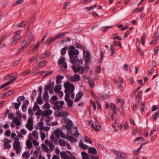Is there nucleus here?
I'll return each instance as SVG.
<instances>
[{"label": "nucleus", "instance_id": "1", "mask_svg": "<svg viewBox=\"0 0 159 159\" xmlns=\"http://www.w3.org/2000/svg\"><path fill=\"white\" fill-rule=\"evenodd\" d=\"M68 50V54L71 63L73 65L81 66L83 63V61L82 59H78V55L79 54V51L77 49L75 50V47L73 46L69 47Z\"/></svg>", "mask_w": 159, "mask_h": 159}, {"label": "nucleus", "instance_id": "2", "mask_svg": "<svg viewBox=\"0 0 159 159\" xmlns=\"http://www.w3.org/2000/svg\"><path fill=\"white\" fill-rule=\"evenodd\" d=\"M64 87L65 89L64 92L66 94L65 100L67 102L69 100L70 98V93H72V91L75 90V86L70 82L67 81L64 84Z\"/></svg>", "mask_w": 159, "mask_h": 159}, {"label": "nucleus", "instance_id": "3", "mask_svg": "<svg viewBox=\"0 0 159 159\" xmlns=\"http://www.w3.org/2000/svg\"><path fill=\"white\" fill-rule=\"evenodd\" d=\"M21 31L20 30H18L16 32V34L14 36L12 39V42L11 44L14 45L16 44L21 39L20 34Z\"/></svg>", "mask_w": 159, "mask_h": 159}, {"label": "nucleus", "instance_id": "4", "mask_svg": "<svg viewBox=\"0 0 159 159\" xmlns=\"http://www.w3.org/2000/svg\"><path fill=\"white\" fill-rule=\"evenodd\" d=\"M13 149L16 151V153L18 154L21 152L20 143L19 142L15 141L13 144Z\"/></svg>", "mask_w": 159, "mask_h": 159}, {"label": "nucleus", "instance_id": "5", "mask_svg": "<svg viewBox=\"0 0 159 159\" xmlns=\"http://www.w3.org/2000/svg\"><path fill=\"white\" fill-rule=\"evenodd\" d=\"M34 37L32 36V34L30 33H28L26 36L23 42V44L26 43V44H29L31 43V41L33 39Z\"/></svg>", "mask_w": 159, "mask_h": 159}, {"label": "nucleus", "instance_id": "6", "mask_svg": "<svg viewBox=\"0 0 159 159\" xmlns=\"http://www.w3.org/2000/svg\"><path fill=\"white\" fill-rule=\"evenodd\" d=\"M54 108L56 109H59L63 107V105L64 102L61 101L59 103L58 101H57L53 103Z\"/></svg>", "mask_w": 159, "mask_h": 159}, {"label": "nucleus", "instance_id": "7", "mask_svg": "<svg viewBox=\"0 0 159 159\" xmlns=\"http://www.w3.org/2000/svg\"><path fill=\"white\" fill-rule=\"evenodd\" d=\"M60 154L61 158L63 159H76L75 157L73 155L70 157L67 156L66 152L64 151L61 152Z\"/></svg>", "mask_w": 159, "mask_h": 159}, {"label": "nucleus", "instance_id": "8", "mask_svg": "<svg viewBox=\"0 0 159 159\" xmlns=\"http://www.w3.org/2000/svg\"><path fill=\"white\" fill-rule=\"evenodd\" d=\"M92 125L93 128L95 131H98L101 129V125L97 121L94 123H92Z\"/></svg>", "mask_w": 159, "mask_h": 159}, {"label": "nucleus", "instance_id": "9", "mask_svg": "<svg viewBox=\"0 0 159 159\" xmlns=\"http://www.w3.org/2000/svg\"><path fill=\"white\" fill-rule=\"evenodd\" d=\"M80 79V75L77 74H75L74 76H70V80L72 82L78 81Z\"/></svg>", "mask_w": 159, "mask_h": 159}, {"label": "nucleus", "instance_id": "10", "mask_svg": "<svg viewBox=\"0 0 159 159\" xmlns=\"http://www.w3.org/2000/svg\"><path fill=\"white\" fill-rule=\"evenodd\" d=\"M11 142V141L10 140L6 138L5 139L4 146L6 149H9L10 148L11 145L9 144V143Z\"/></svg>", "mask_w": 159, "mask_h": 159}, {"label": "nucleus", "instance_id": "11", "mask_svg": "<svg viewBox=\"0 0 159 159\" xmlns=\"http://www.w3.org/2000/svg\"><path fill=\"white\" fill-rule=\"evenodd\" d=\"M52 113V111L48 110L46 111H44L42 112L41 115L42 116H45L50 115Z\"/></svg>", "mask_w": 159, "mask_h": 159}, {"label": "nucleus", "instance_id": "12", "mask_svg": "<svg viewBox=\"0 0 159 159\" xmlns=\"http://www.w3.org/2000/svg\"><path fill=\"white\" fill-rule=\"evenodd\" d=\"M54 85V83L53 82H52L46 85L44 89V91H46L48 92V90L53 88Z\"/></svg>", "mask_w": 159, "mask_h": 159}, {"label": "nucleus", "instance_id": "13", "mask_svg": "<svg viewBox=\"0 0 159 159\" xmlns=\"http://www.w3.org/2000/svg\"><path fill=\"white\" fill-rule=\"evenodd\" d=\"M117 155L116 159H119V158H125L127 157V155L123 153H120V152H118L115 151Z\"/></svg>", "mask_w": 159, "mask_h": 159}, {"label": "nucleus", "instance_id": "14", "mask_svg": "<svg viewBox=\"0 0 159 159\" xmlns=\"http://www.w3.org/2000/svg\"><path fill=\"white\" fill-rule=\"evenodd\" d=\"M83 93L82 91H79L77 94L76 97L74 100L75 102H78L81 99L83 96Z\"/></svg>", "mask_w": 159, "mask_h": 159}, {"label": "nucleus", "instance_id": "15", "mask_svg": "<svg viewBox=\"0 0 159 159\" xmlns=\"http://www.w3.org/2000/svg\"><path fill=\"white\" fill-rule=\"evenodd\" d=\"M68 115L69 113L68 112L64 111L59 112L58 113L57 116L58 117H65V116H67Z\"/></svg>", "mask_w": 159, "mask_h": 159}, {"label": "nucleus", "instance_id": "16", "mask_svg": "<svg viewBox=\"0 0 159 159\" xmlns=\"http://www.w3.org/2000/svg\"><path fill=\"white\" fill-rule=\"evenodd\" d=\"M55 40V37H52L48 39L45 42V43L47 44L48 46L51 43L54 41Z\"/></svg>", "mask_w": 159, "mask_h": 159}, {"label": "nucleus", "instance_id": "17", "mask_svg": "<svg viewBox=\"0 0 159 159\" xmlns=\"http://www.w3.org/2000/svg\"><path fill=\"white\" fill-rule=\"evenodd\" d=\"M38 57V55L36 54L33 56L32 58L30 59L29 60V63L30 64H31V63L34 62L35 61L37 60Z\"/></svg>", "mask_w": 159, "mask_h": 159}, {"label": "nucleus", "instance_id": "18", "mask_svg": "<svg viewBox=\"0 0 159 159\" xmlns=\"http://www.w3.org/2000/svg\"><path fill=\"white\" fill-rule=\"evenodd\" d=\"M64 78V76L62 75H58L56 78V83L57 84H60L61 81V79H63Z\"/></svg>", "mask_w": 159, "mask_h": 159}, {"label": "nucleus", "instance_id": "19", "mask_svg": "<svg viewBox=\"0 0 159 159\" xmlns=\"http://www.w3.org/2000/svg\"><path fill=\"white\" fill-rule=\"evenodd\" d=\"M66 123L67 125H65V127L67 130L69 131L70 130L71 128L73 125V123L71 120H70V121H69L68 122Z\"/></svg>", "mask_w": 159, "mask_h": 159}, {"label": "nucleus", "instance_id": "20", "mask_svg": "<svg viewBox=\"0 0 159 159\" xmlns=\"http://www.w3.org/2000/svg\"><path fill=\"white\" fill-rule=\"evenodd\" d=\"M26 45L27 44L26 43H24V44L22 43V45L21 47L19 49V51L17 52V54H18L20 52H23L26 48Z\"/></svg>", "mask_w": 159, "mask_h": 159}, {"label": "nucleus", "instance_id": "21", "mask_svg": "<svg viewBox=\"0 0 159 159\" xmlns=\"http://www.w3.org/2000/svg\"><path fill=\"white\" fill-rule=\"evenodd\" d=\"M47 63V62L46 61H40L39 63L38 66L39 67H43L45 66Z\"/></svg>", "mask_w": 159, "mask_h": 159}, {"label": "nucleus", "instance_id": "22", "mask_svg": "<svg viewBox=\"0 0 159 159\" xmlns=\"http://www.w3.org/2000/svg\"><path fill=\"white\" fill-rule=\"evenodd\" d=\"M89 152L93 154H96L97 153V151L94 148L91 147L89 148Z\"/></svg>", "mask_w": 159, "mask_h": 159}, {"label": "nucleus", "instance_id": "23", "mask_svg": "<svg viewBox=\"0 0 159 159\" xmlns=\"http://www.w3.org/2000/svg\"><path fill=\"white\" fill-rule=\"evenodd\" d=\"M54 133L58 137H59L60 136V135H61L63 134V132L61 130H60V129H57L55 130Z\"/></svg>", "mask_w": 159, "mask_h": 159}, {"label": "nucleus", "instance_id": "24", "mask_svg": "<svg viewBox=\"0 0 159 159\" xmlns=\"http://www.w3.org/2000/svg\"><path fill=\"white\" fill-rule=\"evenodd\" d=\"M142 94V92L141 91H139L136 97V99L137 100V101L138 102V103L140 102V100L142 99V97H141V96Z\"/></svg>", "mask_w": 159, "mask_h": 159}, {"label": "nucleus", "instance_id": "25", "mask_svg": "<svg viewBox=\"0 0 159 159\" xmlns=\"http://www.w3.org/2000/svg\"><path fill=\"white\" fill-rule=\"evenodd\" d=\"M75 45L76 46V48H80V49L83 50H85V46L83 45H82L81 44H80L76 42Z\"/></svg>", "mask_w": 159, "mask_h": 159}, {"label": "nucleus", "instance_id": "26", "mask_svg": "<svg viewBox=\"0 0 159 159\" xmlns=\"http://www.w3.org/2000/svg\"><path fill=\"white\" fill-rule=\"evenodd\" d=\"M88 80L89 84L91 88H93L94 85V83L93 81H92L89 77L87 78Z\"/></svg>", "mask_w": 159, "mask_h": 159}, {"label": "nucleus", "instance_id": "27", "mask_svg": "<svg viewBox=\"0 0 159 159\" xmlns=\"http://www.w3.org/2000/svg\"><path fill=\"white\" fill-rule=\"evenodd\" d=\"M14 93V91H10L5 93L2 94V95H3L2 97V98H3L13 94Z\"/></svg>", "mask_w": 159, "mask_h": 159}, {"label": "nucleus", "instance_id": "28", "mask_svg": "<svg viewBox=\"0 0 159 159\" xmlns=\"http://www.w3.org/2000/svg\"><path fill=\"white\" fill-rule=\"evenodd\" d=\"M22 156L23 158L25 159H28L30 157V155L29 152L26 151L22 154Z\"/></svg>", "mask_w": 159, "mask_h": 159}, {"label": "nucleus", "instance_id": "29", "mask_svg": "<svg viewBox=\"0 0 159 159\" xmlns=\"http://www.w3.org/2000/svg\"><path fill=\"white\" fill-rule=\"evenodd\" d=\"M81 154L82 156V159H89L88 155L87 153H86L85 152H82L81 153Z\"/></svg>", "mask_w": 159, "mask_h": 159}, {"label": "nucleus", "instance_id": "30", "mask_svg": "<svg viewBox=\"0 0 159 159\" xmlns=\"http://www.w3.org/2000/svg\"><path fill=\"white\" fill-rule=\"evenodd\" d=\"M79 146L84 149H86L89 147L87 145L83 143L82 142L81 140L80 141V142L79 143Z\"/></svg>", "mask_w": 159, "mask_h": 159}, {"label": "nucleus", "instance_id": "31", "mask_svg": "<svg viewBox=\"0 0 159 159\" xmlns=\"http://www.w3.org/2000/svg\"><path fill=\"white\" fill-rule=\"evenodd\" d=\"M44 92L43 94V98L45 101L48 100V92L46 91H44Z\"/></svg>", "mask_w": 159, "mask_h": 159}, {"label": "nucleus", "instance_id": "32", "mask_svg": "<svg viewBox=\"0 0 159 159\" xmlns=\"http://www.w3.org/2000/svg\"><path fill=\"white\" fill-rule=\"evenodd\" d=\"M27 22L25 21H22L20 23L18 24L17 26L18 27H24L27 25Z\"/></svg>", "mask_w": 159, "mask_h": 159}, {"label": "nucleus", "instance_id": "33", "mask_svg": "<svg viewBox=\"0 0 159 159\" xmlns=\"http://www.w3.org/2000/svg\"><path fill=\"white\" fill-rule=\"evenodd\" d=\"M50 55V53L48 52H45L40 56V57L43 59Z\"/></svg>", "mask_w": 159, "mask_h": 159}, {"label": "nucleus", "instance_id": "34", "mask_svg": "<svg viewBox=\"0 0 159 159\" xmlns=\"http://www.w3.org/2000/svg\"><path fill=\"white\" fill-rule=\"evenodd\" d=\"M13 122L16 124L17 126H19L21 124L20 121L16 118H14Z\"/></svg>", "mask_w": 159, "mask_h": 159}, {"label": "nucleus", "instance_id": "35", "mask_svg": "<svg viewBox=\"0 0 159 159\" xmlns=\"http://www.w3.org/2000/svg\"><path fill=\"white\" fill-rule=\"evenodd\" d=\"M26 145L27 147L29 149L32 148L33 147L31 142L29 140L26 141Z\"/></svg>", "mask_w": 159, "mask_h": 159}, {"label": "nucleus", "instance_id": "36", "mask_svg": "<svg viewBox=\"0 0 159 159\" xmlns=\"http://www.w3.org/2000/svg\"><path fill=\"white\" fill-rule=\"evenodd\" d=\"M33 124L31 123H27L26 125V127L30 131H32L33 129Z\"/></svg>", "mask_w": 159, "mask_h": 159}, {"label": "nucleus", "instance_id": "37", "mask_svg": "<svg viewBox=\"0 0 159 159\" xmlns=\"http://www.w3.org/2000/svg\"><path fill=\"white\" fill-rule=\"evenodd\" d=\"M65 61V58L64 57H61L58 60V64L59 65H60L64 63Z\"/></svg>", "mask_w": 159, "mask_h": 159}, {"label": "nucleus", "instance_id": "38", "mask_svg": "<svg viewBox=\"0 0 159 159\" xmlns=\"http://www.w3.org/2000/svg\"><path fill=\"white\" fill-rule=\"evenodd\" d=\"M83 52L84 57L85 58H87V57H90V55L89 51L87 52L85 50H83Z\"/></svg>", "mask_w": 159, "mask_h": 159}, {"label": "nucleus", "instance_id": "39", "mask_svg": "<svg viewBox=\"0 0 159 159\" xmlns=\"http://www.w3.org/2000/svg\"><path fill=\"white\" fill-rule=\"evenodd\" d=\"M30 72V70H26L24 71L22 73V75L23 76H25L28 75H29Z\"/></svg>", "mask_w": 159, "mask_h": 159}, {"label": "nucleus", "instance_id": "40", "mask_svg": "<svg viewBox=\"0 0 159 159\" xmlns=\"http://www.w3.org/2000/svg\"><path fill=\"white\" fill-rule=\"evenodd\" d=\"M72 68L74 72L75 73H77L78 71H80V67H78L75 66H73Z\"/></svg>", "mask_w": 159, "mask_h": 159}, {"label": "nucleus", "instance_id": "41", "mask_svg": "<svg viewBox=\"0 0 159 159\" xmlns=\"http://www.w3.org/2000/svg\"><path fill=\"white\" fill-rule=\"evenodd\" d=\"M67 47V46H65L61 50V55H63L66 53Z\"/></svg>", "mask_w": 159, "mask_h": 159}, {"label": "nucleus", "instance_id": "42", "mask_svg": "<svg viewBox=\"0 0 159 159\" xmlns=\"http://www.w3.org/2000/svg\"><path fill=\"white\" fill-rule=\"evenodd\" d=\"M57 97L56 96L54 95L52 97L51 99L49 101L51 103H52L53 104V103L54 102V101L57 100Z\"/></svg>", "mask_w": 159, "mask_h": 159}, {"label": "nucleus", "instance_id": "43", "mask_svg": "<svg viewBox=\"0 0 159 159\" xmlns=\"http://www.w3.org/2000/svg\"><path fill=\"white\" fill-rule=\"evenodd\" d=\"M61 89V86L60 85H57L55 87L54 91L56 93H57L60 91Z\"/></svg>", "mask_w": 159, "mask_h": 159}, {"label": "nucleus", "instance_id": "44", "mask_svg": "<svg viewBox=\"0 0 159 159\" xmlns=\"http://www.w3.org/2000/svg\"><path fill=\"white\" fill-rule=\"evenodd\" d=\"M37 102L39 104L41 105L42 104L43 102L41 97H38L37 98Z\"/></svg>", "mask_w": 159, "mask_h": 159}, {"label": "nucleus", "instance_id": "45", "mask_svg": "<svg viewBox=\"0 0 159 159\" xmlns=\"http://www.w3.org/2000/svg\"><path fill=\"white\" fill-rule=\"evenodd\" d=\"M59 143L61 146H64L65 145L66 143L63 139H59Z\"/></svg>", "mask_w": 159, "mask_h": 159}, {"label": "nucleus", "instance_id": "46", "mask_svg": "<svg viewBox=\"0 0 159 159\" xmlns=\"http://www.w3.org/2000/svg\"><path fill=\"white\" fill-rule=\"evenodd\" d=\"M66 33H62L61 34H59L56 37H55V39H57V38H60L61 37H64V36L65 35V34Z\"/></svg>", "mask_w": 159, "mask_h": 159}, {"label": "nucleus", "instance_id": "47", "mask_svg": "<svg viewBox=\"0 0 159 159\" xmlns=\"http://www.w3.org/2000/svg\"><path fill=\"white\" fill-rule=\"evenodd\" d=\"M66 102H67V105L69 107H71L73 104V101L71 99H69V101Z\"/></svg>", "mask_w": 159, "mask_h": 159}, {"label": "nucleus", "instance_id": "48", "mask_svg": "<svg viewBox=\"0 0 159 159\" xmlns=\"http://www.w3.org/2000/svg\"><path fill=\"white\" fill-rule=\"evenodd\" d=\"M39 106H38V104L36 102H35L34 103V106L33 107V110L34 111H36V110L39 109Z\"/></svg>", "mask_w": 159, "mask_h": 159}, {"label": "nucleus", "instance_id": "49", "mask_svg": "<svg viewBox=\"0 0 159 159\" xmlns=\"http://www.w3.org/2000/svg\"><path fill=\"white\" fill-rule=\"evenodd\" d=\"M42 147L43 148L44 151L48 152V148L47 146L44 144H42L41 145Z\"/></svg>", "mask_w": 159, "mask_h": 159}, {"label": "nucleus", "instance_id": "50", "mask_svg": "<svg viewBox=\"0 0 159 159\" xmlns=\"http://www.w3.org/2000/svg\"><path fill=\"white\" fill-rule=\"evenodd\" d=\"M85 142H87V143H89L91 144L92 143V141L87 136H85Z\"/></svg>", "mask_w": 159, "mask_h": 159}, {"label": "nucleus", "instance_id": "51", "mask_svg": "<svg viewBox=\"0 0 159 159\" xmlns=\"http://www.w3.org/2000/svg\"><path fill=\"white\" fill-rule=\"evenodd\" d=\"M111 107H112L113 108V113L114 114H116V107L115 105L114 104H111Z\"/></svg>", "mask_w": 159, "mask_h": 159}, {"label": "nucleus", "instance_id": "52", "mask_svg": "<svg viewBox=\"0 0 159 159\" xmlns=\"http://www.w3.org/2000/svg\"><path fill=\"white\" fill-rule=\"evenodd\" d=\"M40 42H38L36 44V45L35 46V47L33 48V50H36L39 47L40 45V44H41Z\"/></svg>", "mask_w": 159, "mask_h": 159}, {"label": "nucleus", "instance_id": "53", "mask_svg": "<svg viewBox=\"0 0 159 159\" xmlns=\"http://www.w3.org/2000/svg\"><path fill=\"white\" fill-rule=\"evenodd\" d=\"M158 117H159V111L156 113L152 117L153 118L154 120H156Z\"/></svg>", "mask_w": 159, "mask_h": 159}, {"label": "nucleus", "instance_id": "54", "mask_svg": "<svg viewBox=\"0 0 159 159\" xmlns=\"http://www.w3.org/2000/svg\"><path fill=\"white\" fill-rule=\"evenodd\" d=\"M21 59V58H20L18 59H17L16 61H15L13 63V64L14 65L16 66L20 62Z\"/></svg>", "mask_w": 159, "mask_h": 159}, {"label": "nucleus", "instance_id": "55", "mask_svg": "<svg viewBox=\"0 0 159 159\" xmlns=\"http://www.w3.org/2000/svg\"><path fill=\"white\" fill-rule=\"evenodd\" d=\"M39 125L40 127L39 128V129L41 130L43 128V125H44V123L42 122H40L39 123Z\"/></svg>", "mask_w": 159, "mask_h": 159}, {"label": "nucleus", "instance_id": "56", "mask_svg": "<svg viewBox=\"0 0 159 159\" xmlns=\"http://www.w3.org/2000/svg\"><path fill=\"white\" fill-rule=\"evenodd\" d=\"M12 77L14 78L13 79H11L10 81L7 82V83L8 85L12 83L13 82V81L16 80V77H15V76H12Z\"/></svg>", "mask_w": 159, "mask_h": 159}, {"label": "nucleus", "instance_id": "57", "mask_svg": "<svg viewBox=\"0 0 159 159\" xmlns=\"http://www.w3.org/2000/svg\"><path fill=\"white\" fill-rule=\"evenodd\" d=\"M32 134H33V136L34 137H35V138H36L37 137H38L37 132L36 130H34L32 132Z\"/></svg>", "mask_w": 159, "mask_h": 159}, {"label": "nucleus", "instance_id": "58", "mask_svg": "<svg viewBox=\"0 0 159 159\" xmlns=\"http://www.w3.org/2000/svg\"><path fill=\"white\" fill-rule=\"evenodd\" d=\"M49 146L50 148L52 150H53L55 148V146H54L52 143H49Z\"/></svg>", "mask_w": 159, "mask_h": 159}, {"label": "nucleus", "instance_id": "59", "mask_svg": "<svg viewBox=\"0 0 159 159\" xmlns=\"http://www.w3.org/2000/svg\"><path fill=\"white\" fill-rule=\"evenodd\" d=\"M41 139L42 140H44L45 139V138H46V136H45V133L43 132L41 134Z\"/></svg>", "mask_w": 159, "mask_h": 159}, {"label": "nucleus", "instance_id": "60", "mask_svg": "<svg viewBox=\"0 0 159 159\" xmlns=\"http://www.w3.org/2000/svg\"><path fill=\"white\" fill-rule=\"evenodd\" d=\"M70 120H71L67 117H66L65 119H63L62 120V121L63 122L66 123L68 122L69 121H70Z\"/></svg>", "mask_w": 159, "mask_h": 159}, {"label": "nucleus", "instance_id": "61", "mask_svg": "<svg viewBox=\"0 0 159 159\" xmlns=\"http://www.w3.org/2000/svg\"><path fill=\"white\" fill-rule=\"evenodd\" d=\"M11 132L9 130H6L5 132V135L7 136H10Z\"/></svg>", "mask_w": 159, "mask_h": 159}, {"label": "nucleus", "instance_id": "62", "mask_svg": "<svg viewBox=\"0 0 159 159\" xmlns=\"http://www.w3.org/2000/svg\"><path fill=\"white\" fill-rule=\"evenodd\" d=\"M90 61V57H87V58L84 57V61L86 63H89Z\"/></svg>", "mask_w": 159, "mask_h": 159}, {"label": "nucleus", "instance_id": "63", "mask_svg": "<svg viewBox=\"0 0 159 159\" xmlns=\"http://www.w3.org/2000/svg\"><path fill=\"white\" fill-rule=\"evenodd\" d=\"M39 152L38 150L35 151L33 153V155L34 157H37L39 155Z\"/></svg>", "mask_w": 159, "mask_h": 159}, {"label": "nucleus", "instance_id": "64", "mask_svg": "<svg viewBox=\"0 0 159 159\" xmlns=\"http://www.w3.org/2000/svg\"><path fill=\"white\" fill-rule=\"evenodd\" d=\"M28 113L31 116H32L33 115V114L32 111V109H31V107L28 110Z\"/></svg>", "mask_w": 159, "mask_h": 159}]
</instances>
